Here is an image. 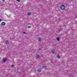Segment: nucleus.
Returning <instances> with one entry per match:
<instances>
[{
    "mask_svg": "<svg viewBox=\"0 0 77 77\" xmlns=\"http://www.w3.org/2000/svg\"><path fill=\"white\" fill-rule=\"evenodd\" d=\"M6 60V58H5L2 60V63H4Z\"/></svg>",
    "mask_w": 77,
    "mask_h": 77,
    "instance_id": "f03ea898",
    "label": "nucleus"
},
{
    "mask_svg": "<svg viewBox=\"0 0 77 77\" xmlns=\"http://www.w3.org/2000/svg\"><path fill=\"white\" fill-rule=\"evenodd\" d=\"M57 39L58 41H59V39H60V38H57Z\"/></svg>",
    "mask_w": 77,
    "mask_h": 77,
    "instance_id": "9d476101",
    "label": "nucleus"
},
{
    "mask_svg": "<svg viewBox=\"0 0 77 77\" xmlns=\"http://www.w3.org/2000/svg\"><path fill=\"white\" fill-rule=\"evenodd\" d=\"M5 0H2V1H3V2H5Z\"/></svg>",
    "mask_w": 77,
    "mask_h": 77,
    "instance_id": "f3484780",
    "label": "nucleus"
},
{
    "mask_svg": "<svg viewBox=\"0 0 77 77\" xmlns=\"http://www.w3.org/2000/svg\"><path fill=\"white\" fill-rule=\"evenodd\" d=\"M43 69H47V68H46V66H43Z\"/></svg>",
    "mask_w": 77,
    "mask_h": 77,
    "instance_id": "0eeeda50",
    "label": "nucleus"
},
{
    "mask_svg": "<svg viewBox=\"0 0 77 77\" xmlns=\"http://www.w3.org/2000/svg\"><path fill=\"white\" fill-rule=\"evenodd\" d=\"M37 72H41V69H38L37 70Z\"/></svg>",
    "mask_w": 77,
    "mask_h": 77,
    "instance_id": "39448f33",
    "label": "nucleus"
},
{
    "mask_svg": "<svg viewBox=\"0 0 77 77\" xmlns=\"http://www.w3.org/2000/svg\"><path fill=\"white\" fill-rule=\"evenodd\" d=\"M65 6H64V5H62L60 7V8L62 10H63V9H65Z\"/></svg>",
    "mask_w": 77,
    "mask_h": 77,
    "instance_id": "f257e3e1",
    "label": "nucleus"
},
{
    "mask_svg": "<svg viewBox=\"0 0 77 77\" xmlns=\"http://www.w3.org/2000/svg\"><path fill=\"white\" fill-rule=\"evenodd\" d=\"M8 17H9V16H8Z\"/></svg>",
    "mask_w": 77,
    "mask_h": 77,
    "instance_id": "aec40b11",
    "label": "nucleus"
},
{
    "mask_svg": "<svg viewBox=\"0 0 77 77\" xmlns=\"http://www.w3.org/2000/svg\"><path fill=\"white\" fill-rule=\"evenodd\" d=\"M75 17H77V14L75 15Z\"/></svg>",
    "mask_w": 77,
    "mask_h": 77,
    "instance_id": "a211bd4d",
    "label": "nucleus"
},
{
    "mask_svg": "<svg viewBox=\"0 0 77 77\" xmlns=\"http://www.w3.org/2000/svg\"><path fill=\"white\" fill-rule=\"evenodd\" d=\"M11 66V67H14V65H12Z\"/></svg>",
    "mask_w": 77,
    "mask_h": 77,
    "instance_id": "2eb2a0df",
    "label": "nucleus"
},
{
    "mask_svg": "<svg viewBox=\"0 0 77 77\" xmlns=\"http://www.w3.org/2000/svg\"><path fill=\"white\" fill-rule=\"evenodd\" d=\"M6 25V23L5 22H2L1 23V25H2V26H5V25Z\"/></svg>",
    "mask_w": 77,
    "mask_h": 77,
    "instance_id": "7ed1b4c3",
    "label": "nucleus"
},
{
    "mask_svg": "<svg viewBox=\"0 0 77 77\" xmlns=\"http://www.w3.org/2000/svg\"><path fill=\"white\" fill-rule=\"evenodd\" d=\"M55 52V51H54V50H53L51 51L52 53H53V54Z\"/></svg>",
    "mask_w": 77,
    "mask_h": 77,
    "instance_id": "1a4fd4ad",
    "label": "nucleus"
},
{
    "mask_svg": "<svg viewBox=\"0 0 77 77\" xmlns=\"http://www.w3.org/2000/svg\"><path fill=\"white\" fill-rule=\"evenodd\" d=\"M35 57L36 58H38L39 57V55H36Z\"/></svg>",
    "mask_w": 77,
    "mask_h": 77,
    "instance_id": "f8f14e48",
    "label": "nucleus"
},
{
    "mask_svg": "<svg viewBox=\"0 0 77 77\" xmlns=\"http://www.w3.org/2000/svg\"><path fill=\"white\" fill-rule=\"evenodd\" d=\"M38 41L39 42L41 41V38H39L38 39Z\"/></svg>",
    "mask_w": 77,
    "mask_h": 77,
    "instance_id": "9b49d317",
    "label": "nucleus"
},
{
    "mask_svg": "<svg viewBox=\"0 0 77 77\" xmlns=\"http://www.w3.org/2000/svg\"><path fill=\"white\" fill-rule=\"evenodd\" d=\"M27 15H31V13L29 12V13H28Z\"/></svg>",
    "mask_w": 77,
    "mask_h": 77,
    "instance_id": "6e6552de",
    "label": "nucleus"
},
{
    "mask_svg": "<svg viewBox=\"0 0 77 77\" xmlns=\"http://www.w3.org/2000/svg\"><path fill=\"white\" fill-rule=\"evenodd\" d=\"M30 27H31V26H28V28H29V29L30 28Z\"/></svg>",
    "mask_w": 77,
    "mask_h": 77,
    "instance_id": "ddd939ff",
    "label": "nucleus"
},
{
    "mask_svg": "<svg viewBox=\"0 0 77 77\" xmlns=\"http://www.w3.org/2000/svg\"><path fill=\"white\" fill-rule=\"evenodd\" d=\"M17 2H20V0H17Z\"/></svg>",
    "mask_w": 77,
    "mask_h": 77,
    "instance_id": "dca6fc26",
    "label": "nucleus"
},
{
    "mask_svg": "<svg viewBox=\"0 0 77 77\" xmlns=\"http://www.w3.org/2000/svg\"><path fill=\"white\" fill-rule=\"evenodd\" d=\"M23 33H24V34H26V32H23Z\"/></svg>",
    "mask_w": 77,
    "mask_h": 77,
    "instance_id": "4468645a",
    "label": "nucleus"
},
{
    "mask_svg": "<svg viewBox=\"0 0 77 77\" xmlns=\"http://www.w3.org/2000/svg\"><path fill=\"white\" fill-rule=\"evenodd\" d=\"M60 57V55H58L57 56V58L58 59H59Z\"/></svg>",
    "mask_w": 77,
    "mask_h": 77,
    "instance_id": "423d86ee",
    "label": "nucleus"
},
{
    "mask_svg": "<svg viewBox=\"0 0 77 77\" xmlns=\"http://www.w3.org/2000/svg\"><path fill=\"white\" fill-rule=\"evenodd\" d=\"M1 20H2L0 19V22H1Z\"/></svg>",
    "mask_w": 77,
    "mask_h": 77,
    "instance_id": "6ab92c4d",
    "label": "nucleus"
},
{
    "mask_svg": "<svg viewBox=\"0 0 77 77\" xmlns=\"http://www.w3.org/2000/svg\"><path fill=\"white\" fill-rule=\"evenodd\" d=\"M5 43L6 44H9V41L8 40L5 41Z\"/></svg>",
    "mask_w": 77,
    "mask_h": 77,
    "instance_id": "20e7f679",
    "label": "nucleus"
}]
</instances>
